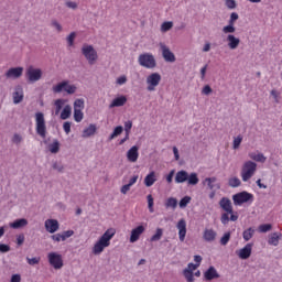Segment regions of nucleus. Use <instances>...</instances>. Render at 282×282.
<instances>
[{
  "label": "nucleus",
  "mask_w": 282,
  "mask_h": 282,
  "mask_svg": "<svg viewBox=\"0 0 282 282\" xmlns=\"http://www.w3.org/2000/svg\"><path fill=\"white\" fill-rule=\"evenodd\" d=\"M52 169L57 171V173H63V171H65V166H63L58 161L53 162Z\"/></svg>",
  "instance_id": "47"
},
{
  "label": "nucleus",
  "mask_w": 282,
  "mask_h": 282,
  "mask_svg": "<svg viewBox=\"0 0 282 282\" xmlns=\"http://www.w3.org/2000/svg\"><path fill=\"white\" fill-rule=\"evenodd\" d=\"M228 241H230V231L224 234L220 238V246H228Z\"/></svg>",
  "instance_id": "48"
},
{
  "label": "nucleus",
  "mask_w": 282,
  "mask_h": 282,
  "mask_svg": "<svg viewBox=\"0 0 282 282\" xmlns=\"http://www.w3.org/2000/svg\"><path fill=\"white\" fill-rule=\"evenodd\" d=\"M188 204H191V196L183 197L178 203L180 208H186Z\"/></svg>",
  "instance_id": "45"
},
{
  "label": "nucleus",
  "mask_w": 282,
  "mask_h": 282,
  "mask_svg": "<svg viewBox=\"0 0 282 282\" xmlns=\"http://www.w3.org/2000/svg\"><path fill=\"white\" fill-rule=\"evenodd\" d=\"M11 282H21V274L15 273L11 276Z\"/></svg>",
  "instance_id": "64"
},
{
  "label": "nucleus",
  "mask_w": 282,
  "mask_h": 282,
  "mask_svg": "<svg viewBox=\"0 0 282 282\" xmlns=\"http://www.w3.org/2000/svg\"><path fill=\"white\" fill-rule=\"evenodd\" d=\"M36 133L41 138L47 135V126H45V115L43 112L35 113Z\"/></svg>",
  "instance_id": "3"
},
{
  "label": "nucleus",
  "mask_w": 282,
  "mask_h": 282,
  "mask_svg": "<svg viewBox=\"0 0 282 282\" xmlns=\"http://www.w3.org/2000/svg\"><path fill=\"white\" fill-rule=\"evenodd\" d=\"M252 254V243H247L242 249L238 251L239 259H250Z\"/></svg>",
  "instance_id": "15"
},
{
  "label": "nucleus",
  "mask_w": 282,
  "mask_h": 282,
  "mask_svg": "<svg viewBox=\"0 0 282 282\" xmlns=\"http://www.w3.org/2000/svg\"><path fill=\"white\" fill-rule=\"evenodd\" d=\"M63 129H64L65 133H67V134L72 133V122L65 121L63 124Z\"/></svg>",
  "instance_id": "55"
},
{
  "label": "nucleus",
  "mask_w": 282,
  "mask_h": 282,
  "mask_svg": "<svg viewBox=\"0 0 282 282\" xmlns=\"http://www.w3.org/2000/svg\"><path fill=\"white\" fill-rule=\"evenodd\" d=\"M176 228L178 230V239H180V241H184L186 239V220L181 219L177 223Z\"/></svg>",
  "instance_id": "21"
},
{
  "label": "nucleus",
  "mask_w": 282,
  "mask_h": 282,
  "mask_svg": "<svg viewBox=\"0 0 282 282\" xmlns=\"http://www.w3.org/2000/svg\"><path fill=\"white\" fill-rule=\"evenodd\" d=\"M203 184H207L209 191H219L221 188V184L217 183V177H206L203 181Z\"/></svg>",
  "instance_id": "14"
},
{
  "label": "nucleus",
  "mask_w": 282,
  "mask_h": 282,
  "mask_svg": "<svg viewBox=\"0 0 282 282\" xmlns=\"http://www.w3.org/2000/svg\"><path fill=\"white\" fill-rule=\"evenodd\" d=\"M249 156L251 160H254V162H265V155H263V153H251Z\"/></svg>",
  "instance_id": "40"
},
{
  "label": "nucleus",
  "mask_w": 282,
  "mask_h": 282,
  "mask_svg": "<svg viewBox=\"0 0 282 282\" xmlns=\"http://www.w3.org/2000/svg\"><path fill=\"white\" fill-rule=\"evenodd\" d=\"M132 127H133V122L131 120H128V121L124 122L126 134L129 135V133H131Z\"/></svg>",
  "instance_id": "54"
},
{
  "label": "nucleus",
  "mask_w": 282,
  "mask_h": 282,
  "mask_svg": "<svg viewBox=\"0 0 282 282\" xmlns=\"http://www.w3.org/2000/svg\"><path fill=\"white\" fill-rule=\"evenodd\" d=\"M23 76V67L19 66V67H12L9 68L6 73V77L7 78H21Z\"/></svg>",
  "instance_id": "12"
},
{
  "label": "nucleus",
  "mask_w": 282,
  "mask_h": 282,
  "mask_svg": "<svg viewBox=\"0 0 282 282\" xmlns=\"http://www.w3.org/2000/svg\"><path fill=\"white\" fill-rule=\"evenodd\" d=\"M144 230H145V228L142 225L132 229L131 235H130V243H135V241H138V239H140V235H142L144 232Z\"/></svg>",
  "instance_id": "16"
},
{
  "label": "nucleus",
  "mask_w": 282,
  "mask_h": 282,
  "mask_svg": "<svg viewBox=\"0 0 282 282\" xmlns=\"http://www.w3.org/2000/svg\"><path fill=\"white\" fill-rule=\"evenodd\" d=\"M188 180V172L185 170H181L175 175V183L176 184H184V182H187Z\"/></svg>",
  "instance_id": "26"
},
{
  "label": "nucleus",
  "mask_w": 282,
  "mask_h": 282,
  "mask_svg": "<svg viewBox=\"0 0 282 282\" xmlns=\"http://www.w3.org/2000/svg\"><path fill=\"white\" fill-rule=\"evenodd\" d=\"M183 274L187 282L195 281V278L193 275V269H184Z\"/></svg>",
  "instance_id": "37"
},
{
  "label": "nucleus",
  "mask_w": 282,
  "mask_h": 282,
  "mask_svg": "<svg viewBox=\"0 0 282 282\" xmlns=\"http://www.w3.org/2000/svg\"><path fill=\"white\" fill-rule=\"evenodd\" d=\"M96 131H98V128L96 127V124L90 123L89 127L84 129L82 133V138H91V135H96Z\"/></svg>",
  "instance_id": "24"
},
{
  "label": "nucleus",
  "mask_w": 282,
  "mask_h": 282,
  "mask_svg": "<svg viewBox=\"0 0 282 282\" xmlns=\"http://www.w3.org/2000/svg\"><path fill=\"white\" fill-rule=\"evenodd\" d=\"M115 235L116 230L113 228L106 230L99 240L95 243L93 248L94 254H100L104 252L105 248H109L111 239H113Z\"/></svg>",
  "instance_id": "1"
},
{
  "label": "nucleus",
  "mask_w": 282,
  "mask_h": 282,
  "mask_svg": "<svg viewBox=\"0 0 282 282\" xmlns=\"http://www.w3.org/2000/svg\"><path fill=\"white\" fill-rule=\"evenodd\" d=\"M254 196L251 193L246 191L239 192L232 196V202L235 206H241L242 204H248V202H252Z\"/></svg>",
  "instance_id": "6"
},
{
  "label": "nucleus",
  "mask_w": 282,
  "mask_h": 282,
  "mask_svg": "<svg viewBox=\"0 0 282 282\" xmlns=\"http://www.w3.org/2000/svg\"><path fill=\"white\" fill-rule=\"evenodd\" d=\"M140 148L138 145H133L127 152L128 162H138V158H140V153L138 152Z\"/></svg>",
  "instance_id": "19"
},
{
  "label": "nucleus",
  "mask_w": 282,
  "mask_h": 282,
  "mask_svg": "<svg viewBox=\"0 0 282 282\" xmlns=\"http://www.w3.org/2000/svg\"><path fill=\"white\" fill-rule=\"evenodd\" d=\"M61 235H62V241H66L67 239H69V237H73L74 230H66V231H63Z\"/></svg>",
  "instance_id": "50"
},
{
  "label": "nucleus",
  "mask_w": 282,
  "mask_h": 282,
  "mask_svg": "<svg viewBox=\"0 0 282 282\" xmlns=\"http://www.w3.org/2000/svg\"><path fill=\"white\" fill-rule=\"evenodd\" d=\"M23 87L17 86L13 93V105H21L23 102Z\"/></svg>",
  "instance_id": "18"
},
{
  "label": "nucleus",
  "mask_w": 282,
  "mask_h": 282,
  "mask_svg": "<svg viewBox=\"0 0 282 282\" xmlns=\"http://www.w3.org/2000/svg\"><path fill=\"white\" fill-rule=\"evenodd\" d=\"M76 109H80V111L82 109H85V99H76L74 101V110Z\"/></svg>",
  "instance_id": "43"
},
{
  "label": "nucleus",
  "mask_w": 282,
  "mask_h": 282,
  "mask_svg": "<svg viewBox=\"0 0 282 282\" xmlns=\"http://www.w3.org/2000/svg\"><path fill=\"white\" fill-rule=\"evenodd\" d=\"M51 25H52V28H55V30H57V32H63V25H61V23H58L57 20H52Z\"/></svg>",
  "instance_id": "53"
},
{
  "label": "nucleus",
  "mask_w": 282,
  "mask_h": 282,
  "mask_svg": "<svg viewBox=\"0 0 282 282\" xmlns=\"http://www.w3.org/2000/svg\"><path fill=\"white\" fill-rule=\"evenodd\" d=\"M23 139L20 137V134H14L13 135V139H12V142H14L15 144H21V141H22Z\"/></svg>",
  "instance_id": "63"
},
{
  "label": "nucleus",
  "mask_w": 282,
  "mask_h": 282,
  "mask_svg": "<svg viewBox=\"0 0 282 282\" xmlns=\"http://www.w3.org/2000/svg\"><path fill=\"white\" fill-rule=\"evenodd\" d=\"M127 105V97L120 96L112 100V102L109 105V109H113V107H124Z\"/></svg>",
  "instance_id": "25"
},
{
  "label": "nucleus",
  "mask_w": 282,
  "mask_h": 282,
  "mask_svg": "<svg viewBox=\"0 0 282 282\" xmlns=\"http://www.w3.org/2000/svg\"><path fill=\"white\" fill-rule=\"evenodd\" d=\"M260 232H270L272 230V224H263L259 226Z\"/></svg>",
  "instance_id": "49"
},
{
  "label": "nucleus",
  "mask_w": 282,
  "mask_h": 282,
  "mask_svg": "<svg viewBox=\"0 0 282 282\" xmlns=\"http://www.w3.org/2000/svg\"><path fill=\"white\" fill-rule=\"evenodd\" d=\"M173 29V22L169 21V22H163L161 25V32H169V30Z\"/></svg>",
  "instance_id": "46"
},
{
  "label": "nucleus",
  "mask_w": 282,
  "mask_h": 282,
  "mask_svg": "<svg viewBox=\"0 0 282 282\" xmlns=\"http://www.w3.org/2000/svg\"><path fill=\"white\" fill-rule=\"evenodd\" d=\"M219 206L223 210H225V214L232 213V202L228 197H223L219 200Z\"/></svg>",
  "instance_id": "20"
},
{
  "label": "nucleus",
  "mask_w": 282,
  "mask_h": 282,
  "mask_svg": "<svg viewBox=\"0 0 282 282\" xmlns=\"http://www.w3.org/2000/svg\"><path fill=\"white\" fill-rule=\"evenodd\" d=\"M48 151L51 153H58L61 151V142L57 139L53 141V143L48 144Z\"/></svg>",
  "instance_id": "33"
},
{
  "label": "nucleus",
  "mask_w": 282,
  "mask_h": 282,
  "mask_svg": "<svg viewBox=\"0 0 282 282\" xmlns=\"http://www.w3.org/2000/svg\"><path fill=\"white\" fill-rule=\"evenodd\" d=\"M64 105H65V100L64 99L55 100V116H58V113H61V110L63 109Z\"/></svg>",
  "instance_id": "39"
},
{
  "label": "nucleus",
  "mask_w": 282,
  "mask_h": 282,
  "mask_svg": "<svg viewBox=\"0 0 282 282\" xmlns=\"http://www.w3.org/2000/svg\"><path fill=\"white\" fill-rule=\"evenodd\" d=\"M163 235H164V229L158 228L156 232L150 238V241H160Z\"/></svg>",
  "instance_id": "36"
},
{
  "label": "nucleus",
  "mask_w": 282,
  "mask_h": 282,
  "mask_svg": "<svg viewBox=\"0 0 282 282\" xmlns=\"http://www.w3.org/2000/svg\"><path fill=\"white\" fill-rule=\"evenodd\" d=\"M187 184L189 186H197V184H199V177L197 176V173L192 172L191 174H187Z\"/></svg>",
  "instance_id": "30"
},
{
  "label": "nucleus",
  "mask_w": 282,
  "mask_h": 282,
  "mask_svg": "<svg viewBox=\"0 0 282 282\" xmlns=\"http://www.w3.org/2000/svg\"><path fill=\"white\" fill-rule=\"evenodd\" d=\"M138 63L141 67L145 69H155L158 67V62L155 61V56L151 53L140 54L138 57Z\"/></svg>",
  "instance_id": "2"
},
{
  "label": "nucleus",
  "mask_w": 282,
  "mask_h": 282,
  "mask_svg": "<svg viewBox=\"0 0 282 282\" xmlns=\"http://www.w3.org/2000/svg\"><path fill=\"white\" fill-rule=\"evenodd\" d=\"M74 39H76V32H72L67 37L66 41L69 46L74 45Z\"/></svg>",
  "instance_id": "56"
},
{
  "label": "nucleus",
  "mask_w": 282,
  "mask_h": 282,
  "mask_svg": "<svg viewBox=\"0 0 282 282\" xmlns=\"http://www.w3.org/2000/svg\"><path fill=\"white\" fill-rule=\"evenodd\" d=\"M279 237H281V234L280 235L278 232L272 234L269 237L268 243L270 246H279Z\"/></svg>",
  "instance_id": "34"
},
{
  "label": "nucleus",
  "mask_w": 282,
  "mask_h": 282,
  "mask_svg": "<svg viewBox=\"0 0 282 282\" xmlns=\"http://www.w3.org/2000/svg\"><path fill=\"white\" fill-rule=\"evenodd\" d=\"M24 226H28V219L25 218L17 219L10 224V228H13L14 230H19V228H24Z\"/></svg>",
  "instance_id": "28"
},
{
  "label": "nucleus",
  "mask_w": 282,
  "mask_h": 282,
  "mask_svg": "<svg viewBox=\"0 0 282 282\" xmlns=\"http://www.w3.org/2000/svg\"><path fill=\"white\" fill-rule=\"evenodd\" d=\"M160 50L165 63H175V54L164 43H160Z\"/></svg>",
  "instance_id": "11"
},
{
  "label": "nucleus",
  "mask_w": 282,
  "mask_h": 282,
  "mask_svg": "<svg viewBox=\"0 0 282 282\" xmlns=\"http://www.w3.org/2000/svg\"><path fill=\"white\" fill-rule=\"evenodd\" d=\"M83 118H85V115L83 113V110L75 109L74 110V120H75V122H83Z\"/></svg>",
  "instance_id": "38"
},
{
  "label": "nucleus",
  "mask_w": 282,
  "mask_h": 282,
  "mask_svg": "<svg viewBox=\"0 0 282 282\" xmlns=\"http://www.w3.org/2000/svg\"><path fill=\"white\" fill-rule=\"evenodd\" d=\"M44 226L51 235H54L59 228L58 220L56 219H47Z\"/></svg>",
  "instance_id": "17"
},
{
  "label": "nucleus",
  "mask_w": 282,
  "mask_h": 282,
  "mask_svg": "<svg viewBox=\"0 0 282 282\" xmlns=\"http://www.w3.org/2000/svg\"><path fill=\"white\" fill-rule=\"evenodd\" d=\"M25 76L29 83H39L43 77V70L41 68H34V66H29Z\"/></svg>",
  "instance_id": "8"
},
{
  "label": "nucleus",
  "mask_w": 282,
  "mask_h": 282,
  "mask_svg": "<svg viewBox=\"0 0 282 282\" xmlns=\"http://www.w3.org/2000/svg\"><path fill=\"white\" fill-rule=\"evenodd\" d=\"M236 30L237 29L235 28V24H232V23H228V25L223 28L224 34H235Z\"/></svg>",
  "instance_id": "41"
},
{
  "label": "nucleus",
  "mask_w": 282,
  "mask_h": 282,
  "mask_svg": "<svg viewBox=\"0 0 282 282\" xmlns=\"http://www.w3.org/2000/svg\"><path fill=\"white\" fill-rule=\"evenodd\" d=\"M129 191H131V185L126 184L121 187L120 192L122 193V195H127V193H129Z\"/></svg>",
  "instance_id": "62"
},
{
  "label": "nucleus",
  "mask_w": 282,
  "mask_h": 282,
  "mask_svg": "<svg viewBox=\"0 0 282 282\" xmlns=\"http://www.w3.org/2000/svg\"><path fill=\"white\" fill-rule=\"evenodd\" d=\"M122 131H124V128L122 126H117L108 138L109 142H111V140H116L118 135H121Z\"/></svg>",
  "instance_id": "32"
},
{
  "label": "nucleus",
  "mask_w": 282,
  "mask_h": 282,
  "mask_svg": "<svg viewBox=\"0 0 282 282\" xmlns=\"http://www.w3.org/2000/svg\"><path fill=\"white\" fill-rule=\"evenodd\" d=\"M239 19V14L237 12H232L230 14V19L228 21V23L235 24V21H237Z\"/></svg>",
  "instance_id": "60"
},
{
  "label": "nucleus",
  "mask_w": 282,
  "mask_h": 282,
  "mask_svg": "<svg viewBox=\"0 0 282 282\" xmlns=\"http://www.w3.org/2000/svg\"><path fill=\"white\" fill-rule=\"evenodd\" d=\"M162 80V75L160 73H152L147 77V89L148 91H155V88L158 85H160V82Z\"/></svg>",
  "instance_id": "9"
},
{
  "label": "nucleus",
  "mask_w": 282,
  "mask_h": 282,
  "mask_svg": "<svg viewBox=\"0 0 282 282\" xmlns=\"http://www.w3.org/2000/svg\"><path fill=\"white\" fill-rule=\"evenodd\" d=\"M82 54L85 56L86 61H88L89 65H94L96 61H98V52L89 44H85L82 47Z\"/></svg>",
  "instance_id": "4"
},
{
  "label": "nucleus",
  "mask_w": 282,
  "mask_h": 282,
  "mask_svg": "<svg viewBox=\"0 0 282 282\" xmlns=\"http://www.w3.org/2000/svg\"><path fill=\"white\" fill-rule=\"evenodd\" d=\"M76 85H69L68 80L61 82L53 87L54 94H61V91H66V94L72 95L76 94Z\"/></svg>",
  "instance_id": "7"
},
{
  "label": "nucleus",
  "mask_w": 282,
  "mask_h": 282,
  "mask_svg": "<svg viewBox=\"0 0 282 282\" xmlns=\"http://www.w3.org/2000/svg\"><path fill=\"white\" fill-rule=\"evenodd\" d=\"M166 208H177V200L176 198L170 197L165 203Z\"/></svg>",
  "instance_id": "44"
},
{
  "label": "nucleus",
  "mask_w": 282,
  "mask_h": 282,
  "mask_svg": "<svg viewBox=\"0 0 282 282\" xmlns=\"http://www.w3.org/2000/svg\"><path fill=\"white\" fill-rule=\"evenodd\" d=\"M70 117H72V106L66 105V106L63 108L62 112H61V119H62V120H67V119H69Z\"/></svg>",
  "instance_id": "31"
},
{
  "label": "nucleus",
  "mask_w": 282,
  "mask_h": 282,
  "mask_svg": "<svg viewBox=\"0 0 282 282\" xmlns=\"http://www.w3.org/2000/svg\"><path fill=\"white\" fill-rule=\"evenodd\" d=\"M242 237L245 241H250L252 237H254V229H252V227L248 228L242 232Z\"/></svg>",
  "instance_id": "35"
},
{
  "label": "nucleus",
  "mask_w": 282,
  "mask_h": 282,
  "mask_svg": "<svg viewBox=\"0 0 282 282\" xmlns=\"http://www.w3.org/2000/svg\"><path fill=\"white\" fill-rule=\"evenodd\" d=\"M204 276L206 281H213L214 279H219V273L215 267H209L208 270L205 271Z\"/></svg>",
  "instance_id": "22"
},
{
  "label": "nucleus",
  "mask_w": 282,
  "mask_h": 282,
  "mask_svg": "<svg viewBox=\"0 0 282 282\" xmlns=\"http://www.w3.org/2000/svg\"><path fill=\"white\" fill-rule=\"evenodd\" d=\"M156 178H155V172H150L145 178H144V185L148 188H151V186H153V184H155Z\"/></svg>",
  "instance_id": "29"
},
{
  "label": "nucleus",
  "mask_w": 282,
  "mask_h": 282,
  "mask_svg": "<svg viewBox=\"0 0 282 282\" xmlns=\"http://www.w3.org/2000/svg\"><path fill=\"white\" fill-rule=\"evenodd\" d=\"M227 42L229 50H237V47H239V43H241V40L232 34H229L227 35Z\"/></svg>",
  "instance_id": "23"
},
{
  "label": "nucleus",
  "mask_w": 282,
  "mask_h": 282,
  "mask_svg": "<svg viewBox=\"0 0 282 282\" xmlns=\"http://www.w3.org/2000/svg\"><path fill=\"white\" fill-rule=\"evenodd\" d=\"M256 172H257V163L252 161H247L243 164L242 171H241L242 182H248V180H250Z\"/></svg>",
  "instance_id": "5"
},
{
  "label": "nucleus",
  "mask_w": 282,
  "mask_h": 282,
  "mask_svg": "<svg viewBox=\"0 0 282 282\" xmlns=\"http://www.w3.org/2000/svg\"><path fill=\"white\" fill-rule=\"evenodd\" d=\"M48 262L54 270H61L63 268V256L56 252L48 253Z\"/></svg>",
  "instance_id": "10"
},
{
  "label": "nucleus",
  "mask_w": 282,
  "mask_h": 282,
  "mask_svg": "<svg viewBox=\"0 0 282 282\" xmlns=\"http://www.w3.org/2000/svg\"><path fill=\"white\" fill-rule=\"evenodd\" d=\"M26 261L29 265H36L39 264V261H41V258H26Z\"/></svg>",
  "instance_id": "57"
},
{
  "label": "nucleus",
  "mask_w": 282,
  "mask_h": 282,
  "mask_svg": "<svg viewBox=\"0 0 282 282\" xmlns=\"http://www.w3.org/2000/svg\"><path fill=\"white\" fill-rule=\"evenodd\" d=\"M243 140L242 135H238L237 138L234 139V149H239L241 147V142Z\"/></svg>",
  "instance_id": "52"
},
{
  "label": "nucleus",
  "mask_w": 282,
  "mask_h": 282,
  "mask_svg": "<svg viewBox=\"0 0 282 282\" xmlns=\"http://www.w3.org/2000/svg\"><path fill=\"white\" fill-rule=\"evenodd\" d=\"M229 186L231 188H239V186H241V180H239L238 177L229 178Z\"/></svg>",
  "instance_id": "42"
},
{
  "label": "nucleus",
  "mask_w": 282,
  "mask_h": 282,
  "mask_svg": "<svg viewBox=\"0 0 282 282\" xmlns=\"http://www.w3.org/2000/svg\"><path fill=\"white\" fill-rule=\"evenodd\" d=\"M148 208L153 213V196L151 194L148 195Z\"/></svg>",
  "instance_id": "59"
},
{
  "label": "nucleus",
  "mask_w": 282,
  "mask_h": 282,
  "mask_svg": "<svg viewBox=\"0 0 282 282\" xmlns=\"http://www.w3.org/2000/svg\"><path fill=\"white\" fill-rule=\"evenodd\" d=\"M239 219V215L231 209V213L221 214L220 221L224 226L228 225V221H237Z\"/></svg>",
  "instance_id": "13"
},
{
  "label": "nucleus",
  "mask_w": 282,
  "mask_h": 282,
  "mask_svg": "<svg viewBox=\"0 0 282 282\" xmlns=\"http://www.w3.org/2000/svg\"><path fill=\"white\" fill-rule=\"evenodd\" d=\"M203 239L208 242L215 241V239H217V231H215L214 229H205L203 234Z\"/></svg>",
  "instance_id": "27"
},
{
  "label": "nucleus",
  "mask_w": 282,
  "mask_h": 282,
  "mask_svg": "<svg viewBox=\"0 0 282 282\" xmlns=\"http://www.w3.org/2000/svg\"><path fill=\"white\" fill-rule=\"evenodd\" d=\"M213 91V88H210V85H206L203 90L202 94H204L205 96H210V93Z\"/></svg>",
  "instance_id": "61"
},
{
  "label": "nucleus",
  "mask_w": 282,
  "mask_h": 282,
  "mask_svg": "<svg viewBox=\"0 0 282 282\" xmlns=\"http://www.w3.org/2000/svg\"><path fill=\"white\" fill-rule=\"evenodd\" d=\"M225 6H226L229 10H235V8H237V1H235V0H226V1H225Z\"/></svg>",
  "instance_id": "51"
},
{
  "label": "nucleus",
  "mask_w": 282,
  "mask_h": 282,
  "mask_svg": "<svg viewBox=\"0 0 282 282\" xmlns=\"http://www.w3.org/2000/svg\"><path fill=\"white\" fill-rule=\"evenodd\" d=\"M0 252L6 254V252H10V246L6 243H0Z\"/></svg>",
  "instance_id": "58"
}]
</instances>
